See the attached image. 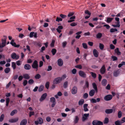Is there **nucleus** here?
<instances>
[{
    "label": "nucleus",
    "mask_w": 125,
    "mask_h": 125,
    "mask_svg": "<svg viewBox=\"0 0 125 125\" xmlns=\"http://www.w3.org/2000/svg\"><path fill=\"white\" fill-rule=\"evenodd\" d=\"M19 118H15L10 119L9 120V122L10 123H14L17 121Z\"/></svg>",
    "instance_id": "15"
},
{
    "label": "nucleus",
    "mask_w": 125,
    "mask_h": 125,
    "mask_svg": "<svg viewBox=\"0 0 125 125\" xmlns=\"http://www.w3.org/2000/svg\"><path fill=\"white\" fill-rule=\"evenodd\" d=\"M17 110H15L13 111L10 113V115L11 116L13 115L15 113H17Z\"/></svg>",
    "instance_id": "34"
},
{
    "label": "nucleus",
    "mask_w": 125,
    "mask_h": 125,
    "mask_svg": "<svg viewBox=\"0 0 125 125\" xmlns=\"http://www.w3.org/2000/svg\"><path fill=\"white\" fill-rule=\"evenodd\" d=\"M92 124L93 125H103V123L100 121L95 120L93 122Z\"/></svg>",
    "instance_id": "2"
},
{
    "label": "nucleus",
    "mask_w": 125,
    "mask_h": 125,
    "mask_svg": "<svg viewBox=\"0 0 125 125\" xmlns=\"http://www.w3.org/2000/svg\"><path fill=\"white\" fill-rule=\"evenodd\" d=\"M90 73H91L92 76L93 78H96V73L93 72H90Z\"/></svg>",
    "instance_id": "36"
},
{
    "label": "nucleus",
    "mask_w": 125,
    "mask_h": 125,
    "mask_svg": "<svg viewBox=\"0 0 125 125\" xmlns=\"http://www.w3.org/2000/svg\"><path fill=\"white\" fill-rule=\"evenodd\" d=\"M118 71H115L114 72V75L116 77L118 76Z\"/></svg>",
    "instance_id": "40"
},
{
    "label": "nucleus",
    "mask_w": 125,
    "mask_h": 125,
    "mask_svg": "<svg viewBox=\"0 0 125 125\" xmlns=\"http://www.w3.org/2000/svg\"><path fill=\"white\" fill-rule=\"evenodd\" d=\"M102 35L101 33H99L96 35L97 38H100L102 36Z\"/></svg>",
    "instance_id": "51"
},
{
    "label": "nucleus",
    "mask_w": 125,
    "mask_h": 125,
    "mask_svg": "<svg viewBox=\"0 0 125 125\" xmlns=\"http://www.w3.org/2000/svg\"><path fill=\"white\" fill-rule=\"evenodd\" d=\"M112 95L109 94L105 96L104 98V99L106 101H109L112 99Z\"/></svg>",
    "instance_id": "6"
},
{
    "label": "nucleus",
    "mask_w": 125,
    "mask_h": 125,
    "mask_svg": "<svg viewBox=\"0 0 125 125\" xmlns=\"http://www.w3.org/2000/svg\"><path fill=\"white\" fill-rule=\"evenodd\" d=\"M113 111V110L112 109H106L105 110V112L107 114L111 113Z\"/></svg>",
    "instance_id": "19"
},
{
    "label": "nucleus",
    "mask_w": 125,
    "mask_h": 125,
    "mask_svg": "<svg viewBox=\"0 0 125 125\" xmlns=\"http://www.w3.org/2000/svg\"><path fill=\"white\" fill-rule=\"evenodd\" d=\"M60 16L62 18H66L67 16L65 15H63L61 14L60 15Z\"/></svg>",
    "instance_id": "58"
},
{
    "label": "nucleus",
    "mask_w": 125,
    "mask_h": 125,
    "mask_svg": "<svg viewBox=\"0 0 125 125\" xmlns=\"http://www.w3.org/2000/svg\"><path fill=\"white\" fill-rule=\"evenodd\" d=\"M11 58L14 59L16 58V53H14L12 54L11 55Z\"/></svg>",
    "instance_id": "35"
},
{
    "label": "nucleus",
    "mask_w": 125,
    "mask_h": 125,
    "mask_svg": "<svg viewBox=\"0 0 125 125\" xmlns=\"http://www.w3.org/2000/svg\"><path fill=\"white\" fill-rule=\"evenodd\" d=\"M47 96V94L46 93H45L43 94L41 96V98L40 99V101H42L44 100Z\"/></svg>",
    "instance_id": "11"
},
{
    "label": "nucleus",
    "mask_w": 125,
    "mask_h": 125,
    "mask_svg": "<svg viewBox=\"0 0 125 125\" xmlns=\"http://www.w3.org/2000/svg\"><path fill=\"white\" fill-rule=\"evenodd\" d=\"M115 53H117L118 55H120L121 53L119 51V49L118 48H117L116 49H115Z\"/></svg>",
    "instance_id": "20"
},
{
    "label": "nucleus",
    "mask_w": 125,
    "mask_h": 125,
    "mask_svg": "<svg viewBox=\"0 0 125 125\" xmlns=\"http://www.w3.org/2000/svg\"><path fill=\"white\" fill-rule=\"evenodd\" d=\"M38 122L39 124H42L43 122V121L42 119L41 118H38Z\"/></svg>",
    "instance_id": "39"
},
{
    "label": "nucleus",
    "mask_w": 125,
    "mask_h": 125,
    "mask_svg": "<svg viewBox=\"0 0 125 125\" xmlns=\"http://www.w3.org/2000/svg\"><path fill=\"white\" fill-rule=\"evenodd\" d=\"M122 115V113L121 111H119L118 114V117L119 118H120Z\"/></svg>",
    "instance_id": "41"
},
{
    "label": "nucleus",
    "mask_w": 125,
    "mask_h": 125,
    "mask_svg": "<svg viewBox=\"0 0 125 125\" xmlns=\"http://www.w3.org/2000/svg\"><path fill=\"white\" fill-rule=\"evenodd\" d=\"M12 67L14 69H15L16 68V63L14 62H12Z\"/></svg>",
    "instance_id": "48"
},
{
    "label": "nucleus",
    "mask_w": 125,
    "mask_h": 125,
    "mask_svg": "<svg viewBox=\"0 0 125 125\" xmlns=\"http://www.w3.org/2000/svg\"><path fill=\"white\" fill-rule=\"evenodd\" d=\"M55 42L54 40H53L52 41V42L50 44V46L52 47H53L54 46V44Z\"/></svg>",
    "instance_id": "45"
},
{
    "label": "nucleus",
    "mask_w": 125,
    "mask_h": 125,
    "mask_svg": "<svg viewBox=\"0 0 125 125\" xmlns=\"http://www.w3.org/2000/svg\"><path fill=\"white\" fill-rule=\"evenodd\" d=\"M113 18H107V19L106 22L108 23H110L113 20Z\"/></svg>",
    "instance_id": "25"
},
{
    "label": "nucleus",
    "mask_w": 125,
    "mask_h": 125,
    "mask_svg": "<svg viewBox=\"0 0 125 125\" xmlns=\"http://www.w3.org/2000/svg\"><path fill=\"white\" fill-rule=\"evenodd\" d=\"M68 82L67 81H66L63 84V87L64 88H66L68 86Z\"/></svg>",
    "instance_id": "47"
},
{
    "label": "nucleus",
    "mask_w": 125,
    "mask_h": 125,
    "mask_svg": "<svg viewBox=\"0 0 125 125\" xmlns=\"http://www.w3.org/2000/svg\"><path fill=\"white\" fill-rule=\"evenodd\" d=\"M41 77V75L39 74H37L35 76V78L36 79H39Z\"/></svg>",
    "instance_id": "42"
},
{
    "label": "nucleus",
    "mask_w": 125,
    "mask_h": 125,
    "mask_svg": "<svg viewBox=\"0 0 125 125\" xmlns=\"http://www.w3.org/2000/svg\"><path fill=\"white\" fill-rule=\"evenodd\" d=\"M92 85L93 88L95 89V91L97 92V88L96 83H94L92 84Z\"/></svg>",
    "instance_id": "24"
},
{
    "label": "nucleus",
    "mask_w": 125,
    "mask_h": 125,
    "mask_svg": "<svg viewBox=\"0 0 125 125\" xmlns=\"http://www.w3.org/2000/svg\"><path fill=\"white\" fill-rule=\"evenodd\" d=\"M27 83V81L26 80H24L23 83V85L25 86L26 85Z\"/></svg>",
    "instance_id": "64"
},
{
    "label": "nucleus",
    "mask_w": 125,
    "mask_h": 125,
    "mask_svg": "<svg viewBox=\"0 0 125 125\" xmlns=\"http://www.w3.org/2000/svg\"><path fill=\"white\" fill-rule=\"evenodd\" d=\"M62 18L60 17H57L56 19V21L58 22H59L60 21H62Z\"/></svg>",
    "instance_id": "44"
},
{
    "label": "nucleus",
    "mask_w": 125,
    "mask_h": 125,
    "mask_svg": "<svg viewBox=\"0 0 125 125\" xmlns=\"http://www.w3.org/2000/svg\"><path fill=\"white\" fill-rule=\"evenodd\" d=\"M84 101L83 99H81L78 102V104L79 105H82L84 103Z\"/></svg>",
    "instance_id": "28"
},
{
    "label": "nucleus",
    "mask_w": 125,
    "mask_h": 125,
    "mask_svg": "<svg viewBox=\"0 0 125 125\" xmlns=\"http://www.w3.org/2000/svg\"><path fill=\"white\" fill-rule=\"evenodd\" d=\"M122 123L120 121L118 120L115 122V125H121Z\"/></svg>",
    "instance_id": "27"
},
{
    "label": "nucleus",
    "mask_w": 125,
    "mask_h": 125,
    "mask_svg": "<svg viewBox=\"0 0 125 125\" xmlns=\"http://www.w3.org/2000/svg\"><path fill=\"white\" fill-rule=\"evenodd\" d=\"M49 82H47L45 85V86L46 88L48 89L49 88Z\"/></svg>",
    "instance_id": "50"
},
{
    "label": "nucleus",
    "mask_w": 125,
    "mask_h": 125,
    "mask_svg": "<svg viewBox=\"0 0 125 125\" xmlns=\"http://www.w3.org/2000/svg\"><path fill=\"white\" fill-rule=\"evenodd\" d=\"M84 13L85 14H87L88 15H90L91 14V13L89 12L88 10H85V11Z\"/></svg>",
    "instance_id": "61"
},
{
    "label": "nucleus",
    "mask_w": 125,
    "mask_h": 125,
    "mask_svg": "<svg viewBox=\"0 0 125 125\" xmlns=\"http://www.w3.org/2000/svg\"><path fill=\"white\" fill-rule=\"evenodd\" d=\"M110 48L111 49H115V46L113 44H111L110 45Z\"/></svg>",
    "instance_id": "63"
},
{
    "label": "nucleus",
    "mask_w": 125,
    "mask_h": 125,
    "mask_svg": "<svg viewBox=\"0 0 125 125\" xmlns=\"http://www.w3.org/2000/svg\"><path fill=\"white\" fill-rule=\"evenodd\" d=\"M112 26L114 27H119L120 26V24H113Z\"/></svg>",
    "instance_id": "55"
},
{
    "label": "nucleus",
    "mask_w": 125,
    "mask_h": 125,
    "mask_svg": "<svg viewBox=\"0 0 125 125\" xmlns=\"http://www.w3.org/2000/svg\"><path fill=\"white\" fill-rule=\"evenodd\" d=\"M117 30L116 28H111L110 29V31L111 32H114L115 31H117Z\"/></svg>",
    "instance_id": "37"
},
{
    "label": "nucleus",
    "mask_w": 125,
    "mask_h": 125,
    "mask_svg": "<svg viewBox=\"0 0 125 125\" xmlns=\"http://www.w3.org/2000/svg\"><path fill=\"white\" fill-rule=\"evenodd\" d=\"M79 74L80 76L83 78H85L86 76L85 73L82 71H80L79 72Z\"/></svg>",
    "instance_id": "8"
},
{
    "label": "nucleus",
    "mask_w": 125,
    "mask_h": 125,
    "mask_svg": "<svg viewBox=\"0 0 125 125\" xmlns=\"http://www.w3.org/2000/svg\"><path fill=\"white\" fill-rule=\"evenodd\" d=\"M44 86L43 85H41L39 87L38 89V91L39 92H41L43 91L44 89Z\"/></svg>",
    "instance_id": "29"
},
{
    "label": "nucleus",
    "mask_w": 125,
    "mask_h": 125,
    "mask_svg": "<svg viewBox=\"0 0 125 125\" xmlns=\"http://www.w3.org/2000/svg\"><path fill=\"white\" fill-rule=\"evenodd\" d=\"M67 44V42H64L62 43V46L64 48L66 46Z\"/></svg>",
    "instance_id": "60"
},
{
    "label": "nucleus",
    "mask_w": 125,
    "mask_h": 125,
    "mask_svg": "<svg viewBox=\"0 0 125 125\" xmlns=\"http://www.w3.org/2000/svg\"><path fill=\"white\" fill-rule=\"evenodd\" d=\"M63 27L62 26H59L58 27V28L56 29L57 31L59 33H60L61 32V29H62Z\"/></svg>",
    "instance_id": "17"
},
{
    "label": "nucleus",
    "mask_w": 125,
    "mask_h": 125,
    "mask_svg": "<svg viewBox=\"0 0 125 125\" xmlns=\"http://www.w3.org/2000/svg\"><path fill=\"white\" fill-rule=\"evenodd\" d=\"M4 117V114H2L0 116V121L2 122L3 120Z\"/></svg>",
    "instance_id": "38"
},
{
    "label": "nucleus",
    "mask_w": 125,
    "mask_h": 125,
    "mask_svg": "<svg viewBox=\"0 0 125 125\" xmlns=\"http://www.w3.org/2000/svg\"><path fill=\"white\" fill-rule=\"evenodd\" d=\"M24 68L26 70H29L31 68V66L28 64H25L24 66Z\"/></svg>",
    "instance_id": "18"
},
{
    "label": "nucleus",
    "mask_w": 125,
    "mask_h": 125,
    "mask_svg": "<svg viewBox=\"0 0 125 125\" xmlns=\"http://www.w3.org/2000/svg\"><path fill=\"white\" fill-rule=\"evenodd\" d=\"M75 67L76 68H78L80 69H81L82 68V66L80 64L78 65L75 66Z\"/></svg>",
    "instance_id": "49"
},
{
    "label": "nucleus",
    "mask_w": 125,
    "mask_h": 125,
    "mask_svg": "<svg viewBox=\"0 0 125 125\" xmlns=\"http://www.w3.org/2000/svg\"><path fill=\"white\" fill-rule=\"evenodd\" d=\"M107 83V80L106 79H103L102 82V85L105 86L106 85Z\"/></svg>",
    "instance_id": "26"
},
{
    "label": "nucleus",
    "mask_w": 125,
    "mask_h": 125,
    "mask_svg": "<svg viewBox=\"0 0 125 125\" xmlns=\"http://www.w3.org/2000/svg\"><path fill=\"white\" fill-rule=\"evenodd\" d=\"M38 62L36 60H35L32 65V67L34 69H37L36 71L37 70V68L38 67Z\"/></svg>",
    "instance_id": "3"
},
{
    "label": "nucleus",
    "mask_w": 125,
    "mask_h": 125,
    "mask_svg": "<svg viewBox=\"0 0 125 125\" xmlns=\"http://www.w3.org/2000/svg\"><path fill=\"white\" fill-rule=\"evenodd\" d=\"M50 102L52 103V104L51 106L52 107H53L55 105L56 103V101L54 98L53 97H52L50 99Z\"/></svg>",
    "instance_id": "4"
},
{
    "label": "nucleus",
    "mask_w": 125,
    "mask_h": 125,
    "mask_svg": "<svg viewBox=\"0 0 125 125\" xmlns=\"http://www.w3.org/2000/svg\"><path fill=\"white\" fill-rule=\"evenodd\" d=\"M89 113L88 114H84L83 115L82 117V120L83 122L84 121L86 120H87L88 118L87 117L89 116Z\"/></svg>",
    "instance_id": "5"
},
{
    "label": "nucleus",
    "mask_w": 125,
    "mask_h": 125,
    "mask_svg": "<svg viewBox=\"0 0 125 125\" xmlns=\"http://www.w3.org/2000/svg\"><path fill=\"white\" fill-rule=\"evenodd\" d=\"M58 65L60 66H62L63 64V61L61 59H60L58 60Z\"/></svg>",
    "instance_id": "14"
},
{
    "label": "nucleus",
    "mask_w": 125,
    "mask_h": 125,
    "mask_svg": "<svg viewBox=\"0 0 125 125\" xmlns=\"http://www.w3.org/2000/svg\"><path fill=\"white\" fill-rule=\"evenodd\" d=\"M10 71V69L9 67H7L5 68L4 70V71L5 73H8Z\"/></svg>",
    "instance_id": "31"
},
{
    "label": "nucleus",
    "mask_w": 125,
    "mask_h": 125,
    "mask_svg": "<svg viewBox=\"0 0 125 125\" xmlns=\"http://www.w3.org/2000/svg\"><path fill=\"white\" fill-rule=\"evenodd\" d=\"M93 53L95 57H97L98 55V51L95 49H94L93 50Z\"/></svg>",
    "instance_id": "13"
},
{
    "label": "nucleus",
    "mask_w": 125,
    "mask_h": 125,
    "mask_svg": "<svg viewBox=\"0 0 125 125\" xmlns=\"http://www.w3.org/2000/svg\"><path fill=\"white\" fill-rule=\"evenodd\" d=\"M56 50L55 49H52L51 51V52L52 53V54L54 55L56 52Z\"/></svg>",
    "instance_id": "33"
},
{
    "label": "nucleus",
    "mask_w": 125,
    "mask_h": 125,
    "mask_svg": "<svg viewBox=\"0 0 125 125\" xmlns=\"http://www.w3.org/2000/svg\"><path fill=\"white\" fill-rule=\"evenodd\" d=\"M109 121L108 118H106L104 120V124H107L108 123Z\"/></svg>",
    "instance_id": "43"
},
{
    "label": "nucleus",
    "mask_w": 125,
    "mask_h": 125,
    "mask_svg": "<svg viewBox=\"0 0 125 125\" xmlns=\"http://www.w3.org/2000/svg\"><path fill=\"white\" fill-rule=\"evenodd\" d=\"M30 37L31 38L34 37L35 38H37V33L36 32H32L30 33L29 34Z\"/></svg>",
    "instance_id": "7"
},
{
    "label": "nucleus",
    "mask_w": 125,
    "mask_h": 125,
    "mask_svg": "<svg viewBox=\"0 0 125 125\" xmlns=\"http://www.w3.org/2000/svg\"><path fill=\"white\" fill-rule=\"evenodd\" d=\"M10 43L12 46H14L16 47H19L20 46L19 44L16 45V43L14 42V41L13 40H11V42H10Z\"/></svg>",
    "instance_id": "12"
},
{
    "label": "nucleus",
    "mask_w": 125,
    "mask_h": 125,
    "mask_svg": "<svg viewBox=\"0 0 125 125\" xmlns=\"http://www.w3.org/2000/svg\"><path fill=\"white\" fill-rule=\"evenodd\" d=\"M77 88L75 86H74L72 90V93L73 94H76L77 92Z\"/></svg>",
    "instance_id": "10"
},
{
    "label": "nucleus",
    "mask_w": 125,
    "mask_h": 125,
    "mask_svg": "<svg viewBox=\"0 0 125 125\" xmlns=\"http://www.w3.org/2000/svg\"><path fill=\"white\" fill-rule=\"evenodd\" d=\"M79 118L78 116H75V118L74 121V123L75 124L77 123L79 120Z\"/></svg>",
    "instance_id": "30"
},
{
    "label": "nucleus",
    "mask_w": 125,
    "mask_h": 125,
    "mask_svg": "<svg viewBox=\"0 0 125 125\" xmlns=\"http://www.w3.org/2000/svg\"><path fill=\"white\" fill-rule=\"evenodd\" d=\"M10 99L9 98H6V106H8V104H9V103L10 102Z\"/></svg>",
    "instance_id": "46"
},
{
    "label": "nucleus",
    "mask_w": 125,
    "mask_h": 125,
    "mask_svg": "<svg viewBox=\"0 0 125 125\" xmlns=\"http://www.w3.org/2000/svg\"><path fill=\"white\" fill-rule=\"evenodd\" d=\"M95 93V91L94 90L92 89L89 92V95L91 96H93L94 95Z\"/></svg>",
    "instance_id": "21"
},
{
    "label": "nucleus",
    "mask_w": 125,
    "mask_h": 125,
    "mask_svg": "<svg viewBox=\"0 0 125 125\" xmlns=\"http://www.w3.org/2000/svg\"><path fill=\"white\" fill-rule=\"evenodd\" d=\"M34 82V81L32 79H30L29 80L28 83L30 84H32Z\"/></svg>",
    "instance_id": "53"
},
{
    "label": "nucleus",
    "mask_w": 125,
    "mask_h": 125,
    "mask_svg": "<svg viewBox=\"0 0 125 125\" xmlns=\"http://www.w3.org/2000/svg\"><path fill=\"white\" fill-rule=\"evenodd\" d=\"M115 20L116 21H117V24H120V21L119 20V18H118L116 17L115 18Z\"/></svg>",
    "instance_id": "54"
},
{
    "label": "nucleus",
    "mask_w": 125,
    "mask_h": 125,
    "mask_svg": "<svg viewBox=\"0 0 125 125\" xmlns=\"http://www.w3.org/2000/svg\"><path fill=\"white\" fill-rule=\"evenodd\" d=\"M105 68L104 65L100 70V71L101 73L104 74L105 72Z\"/></svg>",
    "instance_id": "9"
},
{
    "label": "nucleus",
    "mask_w": 125,
    "mask_h": 125,
    "mask_svg": "<svg viewBox=\"0 0 125 125\" xmlns=\"http://www.w3.org/2000/svg\"><path fill=\"white\" fill-rule=\"evenodd\" d=\"M34 112L32 111H30L29 113V117H31L32 115H34Z\"/></svg>",
    "instance_id": "62"
},
{
    "label": "nucleus",
    "mask_w": 125,
    "mask_h": 125,
    "mask_svg": "<svg viewBox=\"0 0 125 125\" xmlns=\"http://www.w3.org/2000/svg\"><path fill=\"white\" fill-rule=\"evenodd\" d=\"M24 78L26 79H29L30 78V76L28 74H25L23 75Z\"/></svg>",
    "instance_id": "22"
},
{
    "label": "nucleus",
    "mask_w": 125,
    "mask_h": 125,
    "mask_svg": "<svg viewBox=\"0 0 125 125\" xmlns=\"http://www.w3.org/2000/svg\"><path fill=\"white\" fill-rule=\"evenodd\" d=\"M99 47L100 49L101 50H103L104 48V45L101 43H99Z\"/></svg>",
    "instance_id": "32"
},
{
    "label": "nucleus",
    "mask_w": 125,
    "mask_h": 125,
    "mask_svg": "<svg viewBox=\"0 0 125 125\" xmlns=\"http://www.w3.org/2000/svg\"><path fill=\"white\" fill-rule=\"evenodd\" d=\"M88 94L87 93H85L83 95V98H84L86 99L88 97Z\"/></svg>",
    "instance_id": "59"
},
{
    "label": "nucleus",
    "mask_w": 125,
    "mask_h": 125,
    "mask_svg": "<svg viewBox=\"0 0 125 125\" xmlns=\"http://www.w3.org/2000/svg\"><path fill=\"white\" fill-rule=\"evenodd\" d=\"M27 123V120L26 119H23L21 122L20 125H26Z\"/></svg>",
    "instance_id": "16"
},
{
    "label": "nucleus",
    "mask_w": 125,
    "mask_h": 125,
    "mask_svg": "<svg viewBox=\"0 0 125 125\" xmlns=\"http://www.w3.org/2000/svg\"><path fill=\"white\" fill-rule=\"evenodd\" d=\"M88 105V104H84L83 105L84 110L86 112L88 111V109L87 108Z\"/></svg>",
    "instance_id": "23"
},
{
    "label": "nucleus",
    "mask_w": 125,
    "mask_h": 125,
    "mask_svg": "<svg viewBox=\"0 0 125 125\" xmlns=\"http://www.w3.org/2000/svg\"><path fill=\"white\" fill-rule=\"evenodd\" d=\"M62 80V78L61 77H58L55 78L53 80V84H57L60 83Z\"/></svg>",
    "instance_id": "1"
},
{
    "label": "nucleus",
    "mask_w": 125,
    "mask_h": 125,
    "mask_svg": "<svg viewBox=\"0 0 125 125\" xmlns=\"http://www.w3.org/2000/svg\"><path fill=\"white\" fill-rule=\"evenodd\" d=\"M19 37L21 38H22L25 37L24 35L22 33H20L19 35Z\"/></svg>",
    "instance_id": "56"
},
{
    "label": "nucleus",
    "mask_w": 125,
    "mask_h": 125,
    "mask_svg": "<svg viewBox=\"0 0 125 125\" xmlns=\"http://www.w3.org/2000/svg\"><path fill=\"white\" fill-rule=\"evenodd\" d=\"M83 47L85 49H87V44L85 43H83Z\"/></svg>",
    "instance_id": "57"
},
{
    "label": "nucleus",
    "mask_w": 125,
    "mask_h": 125,
    "mask_svg": "<svg viewBox=\"0 0 125 125\" xmlns=\"http://www.w3.org/2000/svg\"><path fill=\"white\" fill-rule=\"evenodd\" d=\"M111 58L113 59V61H114L117 60V58L115 56H113L111 57Z\"/></svg>",
    "instance_id": "52"
}]
</instances>
